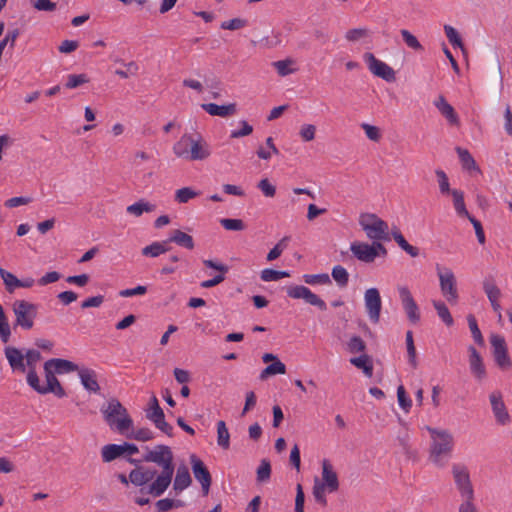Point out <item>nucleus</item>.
Returning a JSON list of instances; mask_svg holds the SVG:
<instances>
[{
  "instance_id": "obj_5",
  "label": "nucleus",
  "mask_w": 512,
  "mask_h": 512,
  "mask_svg": "<svg viewBox=\"0 0 512 512\" xmlns=\"http://www.w3.org/2000/svg\"><path fill=\"white\" fill-rule=\"evenodd\" d=\"M359 225L365 232L368 239L373 242L389 240V227L386 221L374 213H361Z\"/></svg>"
},
{
  "instance_id": "obj_21",
  "label": "nucleus",
  "mask_w": 512,
  "mask_h": 512,
  "mask_svg": "<svg viewBox=\"0 0 512 512\" xmlns=\"http://www.w3.org/2000/svg\"><path fill=\"white\" fill-rule=\"evenodd\" d=\"M490 402L497 422L502 425L506 424L509 421V415L506 411L501 394L499 392L491 393Z\"/></svg>"
},
{
  "instance_id": "obj_49",
  "label": "nucleus",
  "mask_w": 512,
  "mask_h": 512,
  "mask_svg": "<svg viewBox=\"0 0 512 512\" xmlns=\"http://www.w3.org/2000/svg\"><path fill=\"white\" fill-rule=\"evenodd\" d=\"M271 476V464L267 459H262L259 467L257 468V481L266 482Z\"/></svg>"
},
{
  "instance_id": "obj_60",
  "label": "nucleus",
  "mask_w": 512,
  "mask_h": 512,
  "mask_svg": "<svg viewBox=\"0 0 512 512\" xmlns=\"http://www.w3.org/2000/svg\"><path fill=\"white\" fill-rule=\"evenodd\" d=\"M26 379L28 385L37 393L41 394L42 385L40 384V379L37 375L36 370H28Z\"/></svg>"
},
{
  "instance_id": "obj_40",
  "label": "nucleus",
  "mask_w": 512,
  "mask_h": 512,
  "mask_svg": "<svg viewBox=\"0 0 512 512\" xmlns=\"http://www.w3.org/2000/svg\"><path fill=\"white\" fill-rule=\"evenodd\" d=\"M286 366L280 360H276L268 365L260 374V379L265 380L270 375L285 374Z\"/></svg>"
},
{
  "instance_id": "obj_34",
  "label": "nucleus",
  "mask_w": 512,
  "mask_h": 512,
  "mask_svg": "<svg viewBox=\"0 0 512 512\" xmlns=\"http://www.w3.org/2000/svg\"><path fill=\"white\" fill-rule=\"evenodd\" d=\"M191 136L184 135L173 146V152L177 157L189 160Z\"/></svg>"
},
{
  "instance_id": "obj_57",
  "label": "nucleus",
  "mask_w": 512,
  "mask_h": 512,
  "mask_svg": "<svg viewBox=\"0 0 512 512\" xmlns=\"http://www.w3.org/2000/svg\"><path fill=\"white\" fill-rule=\"evenodd\" d=\"M293 64V60L285 59L279 60L273 63V66L276 68L278 74L280 76H287L294 72V69H291L289 66Z\"/></svg>"
},
{
  "instance_id": "obj_6",
  "label": "nucleus",
  "mask_w": 512,
  "mask_h": 512,
  "mask_svg": "<svg viewBox=\"0 0 512 512\" xmlns=\"http://www.w3.org/2000/svg\"><path fill=\"white\" fill-rule=\"evenodd\" d=\"M12 310L15 315L14 327H21L24 330H30L37 317L38 307L36 304L26 300H16L12 304Z\"/></svg>"
},
{
  "instance_id": "obj_13",
  "label": "nucleus",
  "mask_w": 512,
  "mask_h": 512,
  "mask_svg": "<svg viewBox=\"0 0 512 512\" xmlns=\"http://www.w3.org/2000/svg\"><path fill=\"white\" fill-rule=\"evenodd\" d=\"M190 463L195 479L200 483L202 494L207 496L210 491L212 477L204 462L196 455L190 456Z\"/></svg>"
},
{
  "instance_id": "obj_30",
  "label": "nucleus",
  "mask_w": 512,
  "mask_h": 512,
  "mask_svg": "<svg viewBox=\"0 0 512 512\" xmlns=\"http://www.w3.org/2000/svg\"><path fill=\"white\" fill-rule=\"evenodd\" d=\"M156 209V205L152 204L144 199L135 202L134 204L129 205L126 208L128 214L133 215L135 217H140L143 213H150Z\"/></svg>"
},
{
  "instance_id": "obj_15",
  "label": "nucleus",
  "mask_w": 512,
  "mask_h": 512,
  "mask_svg": "<svg viewBox=\"0 0 512 512\" xmlns=\"http://www.w3.org/2000/svg\"><path fill=\"white\" fill-rule=\"evenodd\" d=\"M365 308L371 322L378 323L382 308L380 293L377 288H369L364 294Z\"/></svg>"
},
{
  "instance_id": "obj_35",
  "label": "nucleus",
  "mask_w": 512,
  "mask_h": 512,
  "mask_svg": "<svg viewBox=\"0 0 512 512\" xmlns=\"http://www.w3.org/2000/svg\"><path fill=\"white\" fill-rule=\"evenodd\" d=\"M124 454L122 445L108 444L102 447L101 456L104 462H111Z\"/></svg>"
},
{
  "instance_id": "obj_48",
  "label": "nucleus",
  "mask_w": 512,
  "mask_h": 512,
  "mask_svg": "<svg viewBox=\"0 0 512 512\" xmlns=\"http://www.w3.org/2000/svg\"><path fill=\"white\" fill-rule=\"evenodd\" d=\"M366 349V344L360 336H352L350 340L347 342V350L352 353H364Z\"/></svg>"
},
{
  "instance_id": "obj_3",
  "label": "nucleus",
  "mask_w": 512,
  "mask_h": 512,
  "mask_svg": "<svg viewBox=\"0 0 512 512\" xmlns=\"http://www.w3.org/2000/svg\"><path fill=\"white\" fill-rule=\"evenodd\" d=\"M428 431L432 438L430 446V460L435 465L443 467L446 463V458L450 455L453 449V436L447 430L428 428Z\"/></svg>"
},
{
  "instance_id": "obj_58",
  "label": "nucleus",
  "mask_w": 512,
  "mask_h": 512,
  "mask_svg": "<svg viewBox=\"0 0 512 512\" xmlns=\"http://www.w3.org/2000/svg\"><path fill=\"white\" fill-rule=\"evenodd\" d=\"M361 128L364 130L368 139L374 142H378L381 138L380 129L374 125L368 123H362Z\"/></svg>"
},
{
  "instance_id": "obj_18",
  "label": "nucleus",
  "mask_w": 512,
  "mask_h": 512,
  "mask_svg": "<svg viewBox=\"0 0 512 512\" xmlns=\"http://www.w3.org/2000/svg\"><path fill=\"white\" fill-rule=\"evenodd\" d=\"M482 286L493 310L500 313L501 305L499 303V299L502 294L501 290L496 285L495 280L492 277H487L483 280ZM499 317H501V314H499Z\"/></svg>"
},
{
  "instance_id": "obj_9",
  "label": "nucleus",
  "mask_w": 512,
  "mask_h": 512,
  "mask_svg": "<svg viewBox=\"0 0 512 512\" xmlns=\"http://www.w3.org/2000/svg\"><path fill=\"white\" fill-rule=\"evenodd\" d=\"M452 475L461 498H474V489L467 467L460 464H454L452 466Z\"/></svg>"
},
{
  "instance_id": "obj_23",
  "label": "nucleus",
  "mask_w": 512,
  "mask_h": 512,
  "mask_svg": "<svg viewBox=\"0 0 512 512\" xmlns=\"http://www.w3.org/2000/svg\"><path fill=\"white\" fill-rule=\"evenodd\" d=\"M211 152L209 145L202 139H194L191 136L189 160H204L210 156Z\"/></svg>"
},
{
  "instance_id": "obj_61",
  "label": "nucleus",
  "mask_w": 512,
  "mask_h": 512,
  "mask_svg": "<svg viewBox=\"0 0 512 512\" xmlns=\"http://www.w3.org/2000/svg\"><path fill=\"white\" fill-rule=\"evenodd\" d=\"M368 34L369 33L366 28H355L348 30L345 34V38L348 41L355 42L360 40L361 38L368 36Z\"/></svg>"
},
{
  "instance_id": "obj_44",
  "label": "nucleus",
  "mask_w": 512,
  "mask_h": 512,
  "mask_svg": "<svg viewBox=\"0 0 512 512\" xmlns=\"http://www.w3.org/2000/svg\"><path fill=\"white\" fill-rule=\"evenodd\" d=\"M406 347H407L409 363L411 364V366L413 368H416L418 363H417V358H416V348L414 345L412 331L406 332Z\"/></svg>"
},
{
  "instance_id": "obj_14",
  "label": "nucleus",
  "mask_w": 512,
  "mask_h": 512,
  "mask_svg": "<svg viewBox=\"0 0 512 512\" xmlns=\"http://www.w3.org/2000/svg\"><path fill=\"white\" fill-rule=\"evenodd\" d=\"M398 293L408 320L413 324L418 323L420 321L419 307L415 302L409 288L406 286H399Z\"/></svg>"
},
{
  "instance_id": "obj_27",
  "label": "nucleus",
  "mask_w": 512,
  "mask_h": 512,
  "mask_svg": "<svg viewBox=\"0 0 512 512\" xmlns=\"http://www.w3.org/2000/svg\"><path fill=\"white\" fill-rule=\"evenodd\" d=\"M48 366H50L56 374H63V373H69L78 371V366L66 359H60V358H53L48 361H46Z\"/></svg>"
},
{
  "instance_id": "obj_24",
  "label": "nucleus",
  "mask_w": 512,
  "mask_h": 512,
  "mask_svg": "<svg viewBox=\"0 0 512 512\" xmlns=\"http://www.w3.org/2000/svg\"><path fill=\"white\" fill-rule=\"evenodd\" d=\"M81 384L89 392L97 393L100 390V386L97 381V374L94 370L89 368H81L78 370Z\"/></svg>"
},
{
  "instance_id": "obj_41",
  "label": "nucleus",
  "mask_w": 512,
  "mask_h": 512,
  "mask_svg": "<svg viewBox=\"0 0 512 512\" xmlns=\"http://www.w3.org/2000/svg\"><path fill=\"white\" fill-rule=\"evenodd\" d=\"M433 306L437 311L438 316L441 320L447 325L452 326L454 323L453 317L450 314V311L446 304L442 301H433Z\"/></svg>"
},
{
  "instance_id": "obj_64",
  "label": "nucleus",
  "mask_w": 512,
  "mask_h": 512,
  "mask_svg": "<svg viewBox=\"0 0 512 512\" xmlns=\"http://www.w3.org/2000/svg\"><path fill=\"white\" fill-rule=\"evenodd\" d=\"M316 127L312 124H304L300 129L301 138L306 141H312L315 138Z\"/></svg>"
},
{
  "instance_id": "obj_43",
  "label": "nucleus",
  "mask_w": 512,
  "mask_h": 512,
  "mask_svg": "<svg viewBox=\"0 0 512 512\" xmlns=\"http://www.w3.org/2000/svg\"><path fill=\"white\" fill-rule=\"evenodd\" d=\"M331 275L340 287L347 286L349 274L344 267L341 265L334 266Z\"/></svg>"
},
{
  "instance_id": "obj_54",
  "label": "nucleus",
  "mask_w": 512,
  "mask_h": 512,
  "mask_svg": "<svg viewBox=\"0 0 512 512\" xmlns=\"http://www.w3.org/2000/svg\"><path fill=\"white\" fill-rule=\"evenodd\" d=\"M400 33L403 38V41L409 48L414 49L416 51L423 50V46L420 44L418 39L408 30L402 29Z\"/></svg>"
},
{
  "instance_id": "obj_47",
  "label": "nucleus",
  "mask_w": 512,
  "mask_h": 512,
  "mask_svg": "<svg viewBox=\"0 0 512 512\" xmlns=\"http://www.w3.org/2000/svg\"><path fill=\"white\" fill-rule=\"evenodd\" d=\"M467 321H468L469 329L471 331V334H472V337H473L474 341L478 345L483 346L484 345V338H483L482 333H481V331H480V329L478 327L476 318L473 315H468Z\"/></svg>"
},
{
  "instance_id": "obj_25",
  "label": "nucleus",
  "mask_w": 512,
  "mask_h": 512,
  "mask_svg": "<svg viewBox=\"0 0 512 512\" xmlns=\"http://www.w3.org/2000/svg\"><path fill=\"white\" fill-rule=\"evenodd\" d=\"M434 105L441 113V115L445 117L450 124L457 125L459 123V118L454 108L447 102L444 96H439L434 101Z\"/></svg>"
},
{
  "instance_id": "obj_42",
  "label": "nucleus",
  "mask_w": 512,
  "mask_h": 512,
  "mask_svg": "<svg viewBox=\"0 0 512 512\" xmlns=\"http://www.w3.org/2000/svg\"><path fill=\"white\" fill-rule=\"evenodd\" d=\"M289 276L290 274L287 271H277L270 268L262 270L260 275L261 279L265 282L278 281Z\"/></svg>"
},
{
  "instance_id": "obj_11",
  "label": "nucleus",
  "mask_w": 512,
  "mask_h": 512,
  "mask_svg": "<svg viewBox=\"0 0 512 512\" xmlns=\"http://www.w3.org/2000/svg\"><path fill=\"white\" fill-rule=\"evenodd\" d=\"M490 343L492 346L494 360L498 367L501 369H507L511 367L512 362L508 355L505 338L499 334H492L490 336Z\"/></svg>"
},
{
  "instance_id": "obj_36",
  "label": "nucleus",
  "mask_w": 512,
  "mask_h": 512,
  "mask_svg": "<svg viewBox=\"0 0 512 512\" xmlns=\"http://www.w3.org/2000/svg\"><path fill=\"white\" fill-rule=\"evenodd\" d=\"M217 444L225 450L230 447V434L222 420L217 423Z\"/></svg>"
},
{
  "instance_id": "obj_4",
  "label": "nucleus",
  "mask_w": 512,
  "mask_h": 512,
  "mask_svg": "<svg viewBox=\"0 0 512 512\" xmlns=\"http://www.w3.org/2000/svg\"><path fill=\"white\" fill-rule=\"evenodd\" d=\"M339 489V480L337 473L329 460L322 461V480L315 478L313 486V496L322 506H326V492L333 493Z\"/></svg>"
},
{
  "instance_id": "obj_7",
  "label": "nucleus",
  "mask_w": 512,
  "mask_h": 512,
  "mask_svg": "<svg viewBox=\"0 0 512 512\" xmlns=\"http://www.w3.org/2000/svg\"><path fill=\"white\" fill-rule=\"evenodd\" d=\"M350 251L356 259L364 263H372L377 257L387 255V249L384 245L375 241H372L371 244L355 241L351 243Z\"/></svg>"
},
{
  "instance_id": "obj_63",
  "label": "nucleus",
  "mask_w": 512,
  "mask_h": 512,
  "mask_svg": "<svg viewBox=\"0 0 512 512\" xmlns=\"http://www.w3.org/2000/svg\"><path fill=\"white\" fill-rule=\"evenodd\" d=\"M179 501H174L169 498L160 499L156 502V509L158 512H167L173 507H178Z\"/></svg>"
},
{
  "instance_id": "obj_38",
  "label": "nucleus",
  "mask_w": 512,
  "mask_h": 512,
  "mask_svg": "<svg viewBox=\"0 0 512 512\" xmlns=\"http://www.w3.org/2000/svg\"><path fill=\"white\" fill-rule=\"evenodd\" d=\"M0 276L5 284V288L9 293H13L19 286V280L11 272L0 268Z\"/></svg>"
},
{
  "instance_id": "obj_8",
  "label": "nucleus",
  "mask_w": 512,
  "mask_h": 512,
  "mask_svg": "<svg viewBox=\"0 0 512 512\" xmlns=\"http://www.w3.org/2000/svg\"><path fill=\"white\" fill-rule=\"evenodd\" d=\"M436 270L443 296L449 303L456 304L458 301V292L453 271L449 268H442L439 265H437Z\"/></svg>"
},
{
  "instance_id": "obj_22",
  "label": "nucleus",
  "mask_w": 512,
  "mask_h": 512,
  "mask_svg": "<svg viewBox=\"0 0 512 512\" xmlns=\"http://www.w3.org/2000/svg\"><path fill=\"white\" fill-rule=\"evenodd\" d=\"M201 108L211 116L229 117L235 115L237 112V106L235 103L227 105H218L215 103L202 104Z\"/></svg>"
},
{
  "instance_id": "obj_56",
  "label": "nucleus",
  "mask_w": 512,
  "mask_h": 512,
  "mask_svg": "<svg viewBox=\"0 0 512 512\" xmlns=\"http://www.w3.org/2000/svg\"><path fill=\"white\" fill-rule=\"evenodd\" d=\"M220 224L226 229L231 231H242L245 229V223L241 219L223 218Z\"/></svg>"
},
{
  "instance_id": "obj_53",
  "label": "nucleus",
  "mask_w": 512,
  "mask_h": 512,
  "mask_svg": "<svg viewBox=\"0 0 512 512\" xmlns=\"http://www.w3.org/2000/svg\"><path fill=\"white\" fill-rule=\"evenodd\" d=\"M444 31H445L446 37L448 38V40L452 46L459 47V48L463 49L462 39L454 27H452L450 25H445Z\"/></svg>"
},
{
  "instance_id": "obj_37",
  "label": "nucleus",
  "mask_w": 512,
  "mask_h": 512,
  "mask_svg": "<svg viewBox=\"0 0 512 512\" xmlns=\"http://www.w3.org/2000/svg\"><path fill=\"white\" fill-rule=\"evenodd\" d=\"M160 417H164V412L159 405L157 397L153 395L150 399L149 407L146 409V418L152 422Z\"/></svg>"
},
{
  "instance_id": "obj_39",
  "label": "nucleus",
  "mask_w": 512,
  "mask_h": 512,
  "mask_svg": "<svg viewBox=\"0 0 512 512\" xmlns=\"http://www.w3.org/2000/svg\"><path fill=\"white\" fill-rule=\"evenodd\" d=\"M127 438L134 439L141 442H146L154 439V432L149 428H139L132 430L130 433H125Z\"/></svg>"
},
{
  "instance_id": "obj_20",
  "label": "nucleus",
  "mask_w": 512,
  "mask_h": 512,
  "mask_svg": "<svg viewBox=\"0 0 512 512\" xmlns=\"http://www.w3.org/2000/svg\"><path fill=\"white\" fill-rule=\"evenodd\" d=\"M203 264L208 268L219 271L221 274L216 275L212 279L202 281L200 283V286L202 288H211L224 281V274L227 273L229 270L228 266L209 259L203 260Z\"/></svg>"
},
{
  "instance_id": "obj_45",
  "label": "nucleus",
  "mask_w": 512,
  "mask_h": 512,
  "mask_svg": "<svg viewBox=\"0 0 512 512\" xmlns=\"http://www.w3.org/2000/svg\"><path fill=\"white\" fill-rule=\"evenodd\" d=\"M199 195V192L193 190L190 187H183L176 191L175 193V200L178 203H187L191 199L197 197Z\"/></svg>"
},
{
  "instance_id": "obj_46",
  "label": "nucleus",
  "mask_w": 512,
  "mask_h": 512,
  "mask_svg": "<svg viewBox=\"0 0 512 512\" xmlns=\"http://www.w3.org/2000/svg\"><path fill=\"white\" fill-rule=\"evenodd\" d=\"M303 280L306 284L309 285H315V284H322L327 285L331 284V279L328 274L322 273V274H305L303 275Z\"/></svg>"
},
{
  "instance_id": "obj_26",
  "label": "nucleus",
  "mask_w": 512,
  "mask_h": 512,
  "mask_svg": "<svg viewBox=\"0 0 512 512\" xmlns=\"http://www.w3.org/2000/svg\"><path fill=\"white\" fill-rule=\"evenodd\" d=\"M192 480L189 469L186 465H180L176 469L175 478L173 481V489L176 492H181L190 486Z\"/></svg>"
},
{
  "instance_id": "obj_16",
  "label": "nucleus",
  "mask_w": 512,
  "mask_h": 512,
  "mask_svg": "<svg viewBox=\"0 0 512 512\" xmlns=\"http://www.w3.org/2000/svg\"><path fill=\"white\" fill-rule=\"evenodd\" d=\"M44 372L47 384L42 385L41 394L45 395L48 393H53L59 398H63L64 396H66L64 388L62 387L59 380L55 376L56 373L53 372L52 368L48 366L46 362L44 364Z\"/></svg>"
},
{
  "instance_id": "obj_52",
  "label": "nucleus",
  "mask_w": 512,
  "mask_h": 512,
  "mask_svg": "<svg viewBox=\"0 0 512 512\" xmlns=\"http://www.w3.org/2000/svg\"><path fill=\"white\" fill-rule=\"evenodd\" d=\"M87 82H89V79L86 74H70L67 76V82L65 86L68 89H75Z\"/></svg>"
},
{
  "instance_id": "obj_59",
  "label": "nucleus",
  "mask_w": 512,
  "mask_h": 512,
  "mask_svg": "<svg viewBox=\"0 0 512 512\" xmlns=\"http://www.w3.org/2000/svg\"><path fill=\"white\" fill-rule=\"evenodd\" d=\"M257 187L266 197L272 198L276 194V187L267 178L260 180Z\"/></svg>"
},
{
  "instance_id": "obj_50",
  "label": "nucleus",
  "mask_w": 512,
  "mask_h": 512,
  "mask_svg": "<svg viewBox=\"0 0 512 512\" xmlns=\"http://www.w3.org/2000/svg\"><path fill=\"white\" fill-rule=\"evenodd\" d=\"M435 174L437 177L440 193L442 195L450 194L452 190L450 189V184H449V179H448L447 174L441 169L435 170Z\"/></svg>"
},
{
  "instance_id": "obj_2",
  "label": "nucleus",
  "mask_w": 512,
  "mask_h": 512,
  "mask_svg": "<svg viewBox=\"0 0 512 512\" xmlns=\"http://www.w3.org/2000/svg\"><path fill=\"white\" fill-rule=\"evenodd\" d=\"M105 422L112 430L125 434L133 428V420L127 409L116 398H110L100 409Z\"/></svg>"
},
{
  "instance_id": "obj_1",
  "label": "nucleus",
  "mask_w": 512,
  "mask_h": 512,
  "mask_svg": "<svg viewBox=\"0 0 512 512\" xmlns=\"http://www.w3.org/2000/svg\"><path fill=\"white\" fill-rule=\"evenodd\" d=\"M143 462L154 463L160 470L155 468L137 467L129 474V480L135 486L143 487L150 482L141 492L160 497L170 486L175 473L174 454L171 447L159 444L152 449L146 447V452L142 458Z\"/></svg>"
},
{
  "instance_id": "obj_10",
  "label": "nucleus",
  "mask_w": 512,
  "mask_h": 512,
  "mask_svg": "<svg viewBox=\"0 0 512 512\" xmlns=\"http://www.w3.org/2000/svg\"><path fill=\"white\" fill-rule=\"evenodd\" d=\"M287 296L292 299H302L307 304L317 307L321 311L327 309L323 299L313 293L308 287L303 285H291L286 288Z\"/></svg>"
},
{
  "instance_id": "obj_51",
  "label": "nucleus",
  "mask_w": 512,
  "mask_h": 512,
  "mask_svg": "<svg viewBox=\"0 0 512 512\" xmlns=\"http://www.w3.org/2000/svg\"><path fill=\"white\" fill-rule=\"evenodd\" d=\"M397 399L399 406L405 411L409 412L412 407V400L407 395L406 390L403 385H400L397 388Z\"/></svg>"
},
{
  "instance_id": "obj_19",
  "label": "nucleus",
  "mask_w": 512,
  "mask_h": 512,
  "mask_svg": "<svg viewBox=\"0 0 512 512\" xmlns=\"http://www.w3.org/2000/svg\"><path fill=\"white\" fill-rule=\"evenodd\" d=\"M5 357L13 371L24 373L26 365L24 363L25 355L20 349L13 346H6L4 349Z\"/></svg>"
},
{
  "instance_id": "obj_55",
  "label": "nucleus",
  "mask_w": 512,
  "mask_h": 512,
  "mask_svg": "<svg viewBox=\"0 0 512 512\" xmlns=\"http://www.w3.org/2000/svg\"><path fill=\"white\" fill-rule=\"evenodd\" d=\"M41 358V353L38 350H27L25 353L26 368H28V370H36V364L41 360Z\"/></svg>"
},
{
  "instance_id": "obj_12",
  "label": "nucleus",
  "mask_w": 512,
  "mask_h": 512,
  "mask_svg": "<svg viewBox=\"0 0 512 512\" xmlns=\"http://www.w3.org/2000/svg\"><path fill=\"white\" fill-rule=\"evenodd\" d=\"M363 57L369 70L375 76L380 77L387 82L395 81V71L389 65L377 59L374 54L370 52L365 53Z\"/></svg>"
},
{
  "instance_id": "obj_29",
  "label": "nucleus",
  "mask_w": 512,
  "mask_h": 512,
  "mask_svg": "<svg viewBox=\"0 0 512 512\" xmlns=\"http://www.w3.org/2000/svg\"><path fill=\"white\" fill-rule=\"evenodd\" d=\"M169 250H170V247L168 246V241L164 240L161 242H159V241L153 242L152 244L144 247L141 250V253L143 256L156 258V257L160 256L161 254L168 252Z\"/></svg>"
},
{
  "instance_id": "obj_33",
  "label": "nucleus",
  "mask_w": 512,
  "mask_h": 512,
  "mask_svg": "<svg viewBox=\"0 0 512 512\" xmlns=\"http://www.w3.org/2000/svg\"><path fill=\"white\" fill-rule=\"evenodd\" d=\"M450 194L453 197V205L457 215L470 218L471 214L466 209L464 202V193L461 190L453 189Z\"/></svg>"
},
{
  "instance_id": "obj_32",
  "label": "nucleus",
  "mask_w": 512,
  "mask_h": 512,
  "mask_svg": "<svg viewBox=\"0 0 512 512\" xmlns=\"http://www.w3.org/2000/svg\"><path fill=\"white\" fill-rule=\"evenodd\" d=\"M350 363L358 369H361L366 376H372L373 364L369 355L363 353L358 357H353L350 359Z\"/></svg>"
},
{
  "instance_id": "obj_62",
  "label": "nucleus",
  "mask_w": 512,
  "mask_h": 512,
  "mask_svg": "<svg viewBox=\"0 0 512 512\" xmlns=\"http://www.w3.org/2000/svg\"><path fill=\"white\" fill-rule=\"evenodd\" d=\"M247 25V21L241 18H233L228 21H224L221 24L222 29L226 30H238L244 28Z\"/></svg>"
},
{
  "instance_id": "obj_31",
  "label": "nucleus",
  "mask_w": 512,
  "mask_h": 512,
  "mask_svg": "<svg viewBox=\"0 0 512 512\" xmlns=\"http://www.w3.org/2000/svg\"><path fill=\"white\" fill-rule=\"evenodd\" d=\"M456 152L459 156L462 168L467 171H476L480 172V169L478 165L476 164V161L474 160L473 156L470 154V152L467 149L456 147Z\"/></svg>"
},
{
  "instance_id": "obj_17",
  "label": "nucleus",
  "mask_w": 512,
  "mask_h": 512,
  "mask_svg": "<svg viewBox=\"0 0 512 512\" xmlns=\"http://www.w3.org/2000/svg\"><path fill=\"white\" fill-rule=\"evenodd\" d=\"M468 352L470 371L477 381H482L487 376L483 359L474 346H469Z\"/></svg>"
},
{
  "instance_id": "obj_28",
  "label": "nucleus",
  "mask_w": 512,
  "mask_h": 512,
  "mask_svg": "<svg viewBox=\"0 0 512 512\" xmlns=\"http://www.w3.org/2000/svg\"><path fill=\"white\" fill-rule=\"evenodd\" d=\"M168 244L170 242H173L177 244L178 246L184 247L186 249L192 250L194 248V240L192 236L189 234L179 230L175 229L170 233L169 238L167 239Z\"/></svg>"
}]
</instances>
